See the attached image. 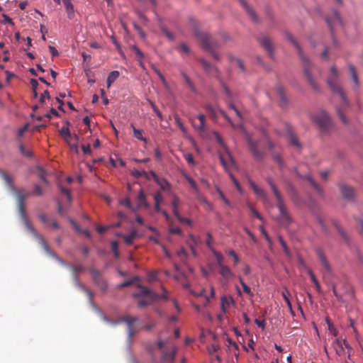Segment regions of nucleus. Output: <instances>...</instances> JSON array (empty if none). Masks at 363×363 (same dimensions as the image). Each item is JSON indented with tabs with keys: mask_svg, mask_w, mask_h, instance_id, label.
Returning <instances> with one entry per match:
<instances>
[{
	"mask_svg": "<svg viewBox=\"0 0 363 363\" xmlns=\"http://www.w3.org/2000/svg\"><path fill=\"white\" fill-rule=\"evenodd\" d=\"M180 203V200L179 197L176 195H173L172 200V211L174 216L179 214V206Z\"/></svg>",
	"mask_w": 363,
	"mask_h": 363,
	"instance_id": "c9c22d12",
	"label": "nucleus"
},
{
	"mask_svg": "<svg viewBox=\"0 0 363 363\" xmlns=\"http://www.w3.org/2000/svg\"><path fill=\"white\" fill-rule=\"evenodd\" d=\"M281 295H282V297H283L284 300L285 301L291 313L294 315V311L292 309V306H291V301L289 298V296H290V293H289V290L287 289H285L282 291Z\"/></svg>",
	"mask_w": 363,
	"mask_h": 363,
	"instance_id": "f704fd0d",
	"label": "nucleus"
},
{
	"mask_svg": "<svg viewBox=\"0 0 363 363\" xmlns=\"http://www.w3.org/2000/svg\"><path fill=\"white\" fill-rule=\"evenodd\" d=\"M159 294H152L150 297L145 296V298H140L138 301V305L139 307L143 308L146 306L152 304L157 299Z\"/></svg>",
	"mask_w": 363,
	"mask_h": 363,
	"instance_id": "aec40b11",
	"label": "nucleus"
},
{
	"mask_svg": "<svg viewBox=\"0 0 363 363\" xmlns=\"http://www.w3.org/2000/svg\"><path fill=\"white\" fill-rule=\"evenodd\" d=\"M239 281L243 289L244 292L251 297L253 296L254 294L252 292L251 289L245 284V282L243 281L242 278L240 277H239Z\"/></svg>",
	"mask_w": 363,
	"mask_h": 363,
	"instance_id": "a19ab883",
	"label": "nucleus"
},
{
	"mask_svg": "<svg viewBox=\"0 0 363 363\" xmlns=\"http://www.w3.org/2000/svg\"><path fill=\"white\" fill-rule=\"evenodd\" d=\"M259 43L268 53L270 57H273L274 47L271 40L267 36H262L259 38Z\"/></svg>",
	"mask_w": 363,
	"mask_h": 363,
	"instance_id": "a211bd4d",
	"label": "nucleus"
},
{
	"mask_svg": "<svg viewBox=\"0 0 363 363\" xmlns=\"http://www.w3.org/2000/svg\"><path fill=\"white\" fill-rule=\"evenodd\" d=\"M130 127L133 131V137L137 138L139 140L147 143V139L143 136V130L137 129L133 123L130 124Z\"/></svg>",
	"mask_w": 363,
	"mask_h": 363,
	"instance_id": "72a5a7b5",
	"label": "nucleus"
},
{
	"mask_svg": "<svg viewBox=\"0 0 363 363\" xmlns=\"http://www.w3.org/2000/svg\"><path fill=\"white\" fill-rule=\"evenodd\" d=\"M219 158L221 164L227 172H230L231 168L235 167V160L230 153L228 149L224 150H219Z\"/></svg>",
	"mask_w": 363,
	"mask_h": 363,
	"instance_id": "6e6552de",
	"label": "nucleus"
},
{
	"mask_svg": "<svg viewBox=\"0 0 363 363\" xmlns=\"http://www.w3.org/2000/svg\"><path fill=\"white\" fill-rule=\"evenodd\" d=\"M220 274L225 279L229 280L230 278L233 277V273L231 272L230 268L228 266H221L219 267Z\"/></svg>",
	"mask_w": 363,
	"mask_h": 363,
	"instance_id": "cd10ccee",
	"label": "nucleus"
},
{
	"mask_svg": "<svg viewBox=\"0 0 363 363\" xmlns=\"http://www.w3.org/2000/svg\"><path fill=\"white\" fill-rule=\"evenodd\" d=\"M118 77H119L118 71L115 70V71L111 72L108 74L107 79H106L107 87L109 88Z\"/></svg>",
	"mask_w": 363,
	"mask_h": 363,
	"instance_id": "473e14b6",
	"label": "nucleus"
},
{
	"mask_svg": "<svg viewBox=\"0 0 363 363\" xmlns=\"http://www.w3.org/2000/svg\"><path fill=\"white\" fill-rule=\"evenodd\" d=\"M289 143L290 145L295 146L298 149H300L301 147L298 138L293 134L289 135Z\"/></svg>",
	"mask_w": 363,
	"mask_h": 363,
	"instance_id": "37998d69",
	"label": "nucleus"
},
{
	"mask_svg": "<svg viewBox=\"0 0 363 363\" xmlns=\"http://www.w3.org/2000/svg\"><path fill=\"white\" fill-rule=\"evenodd\" d=\"M326 21L329 27L330 28L331 30H333L334 26H336L337 25H342L340 17L336 11L333 12V16L331 18H326Z\"/></svg>",
	"mask_w": 363,
	"mask_h": 363,
	"instance_id": "6ab92c4d",
	"label": "nucleus"
},
{
	"mask_svg": "<svg viewBox=\"0 0 363 363\" xmlns=\"http://www.w3.org/2000/svg\"><path fill=\"white\" fill-rule=\"evenodd\" d=\"M43 191L42 188L40 187V186L38 184H36V185H35V186L33 188V191L31 193V194L35 195V196H41L43 194Z\"/></svg>",
	"mask_w": 363,
	"mask_h": 363,
	"instance_id": "bf43d9fd",
	"label": "nucleus"
},
{
	"mask_svg": "<svg viewBox=\"0 0 363 363\" xmlns=\"http://www.w3.org/2000/svg\"><path fill=\"white\" fill-rule=\"evenodd\" d=\"M268 146H269V150L272 151V152L274 160L277 162V164L280 167H282L283 164H284L283 160H282L281 157H280V155L275 152V147H276L275 144L273 143L272 141L269 140Z\"/></svg>",
	"mask_w": 363,
	"mask_h": 363,
	"instance_id": "4be33fe9",
	"label": "nucleus"
},
{
	"mask_svg": "<svg viewBox=\"0 0 363 363\" xmlns=\"http://www.w3.org/2000/svg\"><path fill=\"white\" fill-rule=\"evenodd\" d=\"M200 62L203 67V68L208 72H212L213 71H217V69L216 67L211 65L210 63H208L206 60L201 59Z\"/></svg>",
	"mask_w": 363,
	"mask_h": 363,
	"instance_id": "4c0bfd02",
	"label": "nucleus"
},
{
	"mask_svg": "<svg viewBox=\"0 0 363 363\" xmlns=\"http://www.w3.org/2000/svg\"><path fill=\"white\" fill-rule=\"evenodd\" d=\"M138 207L148 208L149 204L146 201V196L143 189H140L138 195Z\"/></svg>",
	"mask_w": 363,
	"mask_h": 363,
	"instance_id": "c85d7f7f",
	"label": "nucleus"
},
{
	"mask_svg": "<svg viewBox=\"0 0 363 363\" xmlns=\"http://www.w3.org/2000/svg\"><path fill=\"white\" fill-rule=\"evenodd\" d=\"M90 272L92 274L93 280L94 283L100 287V289L103 291H106L107 289L108 285L106 281L102 278L99 272L94 269L91 268Z\"/></svg>",
	"mask_w": 363,
	"mask_h": 363,
	"instance_id": "f8f14e48",
	"label": "nucleus"
},
{
	"mask_svg": "<svg viewBox=\"0 0 363 363\" xmlns=\"http://www.w3.org/2000/svg\"><path fill=\"white\" fill-rule=\"evenodd\" d=\"M233 303L234 301L231 297H227L225 296H222L220 298V305L223 312L225 313L230 304Z\"/></svg>",
	"mask_w": 363,
	"mask_h": 363,
	"instance_id": "393cba45",
	"label": "nucleus"
},
{
	"mask_svg": "<svg viewBox=\"0 0 363 363\" xmlns=\"http://www.w3.org/2000/svg\"><path fill=\"white\" fill-rule=\"evenodd\" d=\"M138 287L140 289V293L133 294V296L135 298H139L141 296L150 297L152 294H155L147 287L143 286L140 284H138Z\"/></svg>",
	"mask_w": 363,
	"mask_h": 363,
	"instance_id": "a878e982",
	"label": "nucleus"
},
{
	"mask_svg": "<svg viewBox=\"0 0 363 363\" xmlns=\"http://www.w3.org/2000/svg\"><path fill=\"white\" fill-rule=\"evenodd\" d=\"M177 348L173 347L171 350H163L162 351L161 361L167 363H174Z\"/></svg>",
	"mask_w": 363,
	"mask_h": 363,
	"instance_id": "ddd939ff",
	"label": "nucleus"
},
{
	"mask_svg": "<svg viewBox=\"0 0 363 363\" xmlns=\"http://www.w3.org/2000/svg\"><path fill=\"white\" fill-rule=\"evenodd\" d=\"M215 135V137H216V139L218 142V143L220 145V147H222V150H226L228 149L227 146L225 145L222 137L218 133H214Z\"/></svg>",
	"mask_w": 363,
	"mask_h": 363,
	"instance_id": "de8ad7c7",
	"label": "nucleus"
},
{
	"mask_svg": "<svg viewBox=\"0 0 363 363\" xmlns=\"http://www.w3.org/2000/svg\"><path fill=\"white\" fill-rule=\"evenodd\" d=\"M64 6L66 9V12L67 13V17L69 19H72L74 17V10L73 4L71 2V0H62Z\"/></svg>",
	"mask_w": 363,
	"mask_h": 363,
	"instance_id": "5701e85b",
	"label": "nucleus"
},
{
	"mask_svg": "<svg viewBox=\"0 0 363 363\" xmlns=\"http://www.w3.org/2000/svg\"><path fill=\"white\" fill-rule=\"evenodd\" d=\"M349 69H350V74L352 76V81L354 83V89H357L359 86V80H358V77H357V74L356 72L355 67L352 65H350Z\"/></svg>",
	"mask_w": 363,
	"mask_h": 363,
	"instance_id": "2f4dec72",
	"label": "nucleus"
},
{
	"mask_svg": "<svg viewBox=\"0 0 363 363\" xmlns=\"http://www.w3.org/2000/svg\"><path fill=\"white\" fill-rule=\"evenodd\" d=\"M138 279V277H135L133 279L128 280V281H123V283L120 284L118 287L119 288L128 287V286L132 285L134 283V281Z\"/></svg>",
	"mask_w": 363,
	"mask_h": 363,
	"instance_id": "5fc2aeb1",
	"label": "nucleus"
},
{
	"mask_svg": "<svg viewBox=\"0 0 363 363\" xmlns=\"http://www.w3.org/2000/svg\"><path fill=\"white\" fill-rule=\"evenodd\" d=\"M337 114H338L340 120L342 121V122L345 124L347 123V120L345 116L344 115L342 108H337Z\"/></svg>",
	"mask_w": 363,
	"mask_h": 363,
	"instance_id": "680f3d73",
	"label": "nucleus"
},
{
	"mask_svg": "<svg viewBox=\"0 0 363 363\" xmlns=\"http://www.w3.org/2000/svg\"><path fill=\"white\" fill-rule=\"evenodd\" d=\"M150 106L153 110V111L157 114V116L159 117V118L162 121L163 120V116L161 113V112L158 110V108L156 107L155 104L150 101Z\"/></svg>",
	"mask_w": 363,
	"mask_h": 363,
	"instance_id": "052dcab7",
	"label": "nucleus"
},
{
	"mask_svg": "<svg viewBox=\"0 0 363 363\" xmlns=\"http://www.w3.org/2000/svg\"><path fill=\"white\" fill-rule=\"evenodd\" d=\"M223 90L226 95L225 102L228 105V107L235 112L236 116L240 119V121H242V113L236 107V106L235 105L234 101H233L234 94L229 89V88L227 87L226 86H223Z\"/></svg>",
	"mask_w": 363,
	"mask_h": 363,
	"instance_id": "1a4fd4ad",
	"label": "nucleus"
},
{
	"mask_svg": "<svg viewBox=\"0 0 363 363\" xmlns=\"http://www.w3.org/2000/svg\"><path fill=\"white\" fill-rule=\"evenodd\" d=\"M198 119L199 121V124L194 125V127L196 130H199L200 132H205L206 131V116L204 114H199L198 116Z\"/></svg>",
	"mask_w": 363,
	"mask_h": 363,
	"instance_id": "bb28decb",
	"label": "nucleus"
},
{
	"mask_svg": "<svg viewBox=\"0 0 363 363\" xmlns=\"http://www.w3.org/2000/svg\"><path fill=\"white\" fill-rule=\"evenodd\" d=\"M276 94L279 99L280 106L281 108L286 107L288 104V99L284 87L281 85H277L276 87Z\"/></svg>",
	"mask_w": 363,
	"mask_h": 363,
	"instance_id": "f3484780",
	"label": "nucleus"
},
{
	"mask_svg": "<svg viewBox=\"0 0 363 363\" xmlns=\"http://www.w3.org/2000/svg\"><path fill=\"white\" fill-rule=\"evenodd\" d=\"M0 175L2 179L4 180L5 183L8 186L9 189L11 190H14V186L13 185L11 177L4 171L0 169Z\"/></svg>",
	"mask_w": 363,
	"mask_h": 363,
	"instance_id": "7c9ffc66",
	"label": "nucleus"
},
{
	"mask_svg": "<svg viewBox=\"0 0 363 363\" xmlns=\"http://www.w3.org/2000/svg\"><path fill=\"white\" fill-rule=\"evenodd\" d=\"M211 252H213V255L216 259L218 267H220L221 266H224L225 264H223V256L220 252L216 251L214 248H211Z\"/></svg>",
	"mask_w": 363,
	"mask_h": 363,
	"instance_id": "e433bc0d",
	"label": "nucleus"
},
{
	"mask_svg": "<svg viewBox=\"0 0 363 363\" xmlns=\"http://www.w3.org/2000/svg\"><path fill=\"white\" fill-rule=\"evenodd\" d=\"M174 118L175 121V123L178 125L179 129L184 133H186V128L183 124V123L181 121V119L179 118V116L177 114L174 115Z\"/></svg>",
	"mask_w": 363,
	"mask_h": 363,
	"instance_id": "a18cd8bd",
	"label": "nucleus"
},
{
	"mask_svg": "<svg viewBox=\"0 0 363 363\" xmlns=\"http://www.w3.org/2000/svg\"><path fill=\"white\" fill-rule=\"evenodd\" d=\"M154 201L155 204H161L163 202L164 199L160 191L154 194Z\"/></svg>",
	"mask_w": 363,
	"mask_h": 363,
	"instance_id": "3c124183",
	"label": "nucleus"
},
{
	"mask_svg": "<svg viewBox=\"0 0 363 363\" xmlns=\"http://www.w3.org/2000/svg\"><path fill=\"white\" fill-rule=\"evenodd\" d=\"M219 113L220 115L230 124V125L233 128H236V125L232 121L231 118L228 116V115L225 113L223 109H219Z\"/></svg>",
	"mask_w": 363,
	"mask_h": 363,
	"instance_id": "49530a36",
	"label": "nucleus"
},
{
	"mask_svg": "<svg viewBox=\"0 0 363 363\" xmlns=\"http://www.w3.org/2000/svg\"><path fill=\"white\" fill-rule=\"evenodd\" d=\"M162 33L171 41L174 40V35L165 26L161 25L160 26Z\"/></svg>",
	"mask_w": 363,
	"mask_h": 363,
	"instance_id": "79ce46f5",
	"label": "nucleus"
},
{
	"mask_svg": "<svg viewBox=\"0 0 363 363\" xmlns=\"http://www.w3.org/2000/svg\"><path fill=\"white\" fill-rule=\"evenodd\" d=\"M195 37L199 41L202 49L210 52L212 57L217 61L220 60V57L216 50L220 47L218 42L205 32L199 31L197 28L194 29Z\"/></svg>",
	"mask_w": 363,
	"mask_h": 363,
	"instance_id": "f03ea898",
	"label": "nucleus"
},
{
	"mask_svg": "<svg viewBox=\"0 0 363 363\" xmlns=\"http://www.w3.org/2000/svg\"><path fill=\"white\" fill-rule=\"evenodd\" d=\"M286 37L287 40L294 46V48L297 50L299 57L303 61V67L304 70V74L307 78L308 82L315 91L319 90V86L318 82L313 78L312 74L311 73V68L312 67L311 62H309L307 57L303 53L301 48L297 41L294 38L292 35L290 33H286Z\"/></svg>",
	"mask_w": 363,
	"mask_h": 363,
	"instance_id": "7ed1b4c3",
	"label": "nucleus"
},
{
	"mask_svg": "<svg viewBox=\"0 0 363 363\" xmlns=\"http://www.w3.org/2000/svg\"><path fill=\"white\" fill-rule=\"evenodd\" d=\"M318 258L323 267L322 272L323 275L330 274L332 272L331 267L327 260V258L321 249L316 250Z\"/></svg>",
	"mask_w": 363,
	"mask_h": 363,
	"instance_id": "9d476101",
	"label": "nucleus"
},
{
	"mask_svg": "<svg viewBox=\"0 0 363 363\" xmlns=\"http://www.w3.org/2000/svg\"><path fill=\"white\" fill-rule=\"evenodd\" d=\"M132 49L135 51L137 59H143L144 57L143 52L136 45L133 46Z\"/></svg>",
	"mask_w": 363,
	"mask_h": 363,
	"instance_id": "0e129e2a",
	"label": "nucleus"
},
{
	"mask_svg": "<svg viewBox=\"0 0 363 363\" xmlns=\"http://www.w3.org/2000/svg\"><path fill=\"white\" fill-rule=\"evenodd\" d=\"M120 203L121 205L125 206L127 208L131 209L133 208L130 201L128 198H125V199L121 200Z\"/></svg>",
	"mask_w": 363,
	"mask_h": 363,
	"instance_id": "774afa93",
	"label": "nucleus"
},
{
	"mask_svg": "<svg viewBox=\"0 0 363 363\" xmlns=\"http://www.w3.org/2000/svg\"><path fill=\"white\" fill-rule=\"evenodd\" d=\"M228 255L231 256L234 259V264H236L240 262V258L233 250H230L227 252Z\"/></svg>",
	"mask_w": 363,
	"mask_h": 363,
	"instance_id": "6e6d98bb",
	"label": "nucleus"
},
{
	"mask_svg": "<svg viewBox=\"0 0 363 363\" xmlns=\"http://www.w3.org/2000/svg\"><path fill=\"white\" fill-rule=\"evenodd\" d=\"M188 244L192 251V253L194 255H196L194 245H196L197 240H196V238L193 235H189V240H188Z\"/></svg>",
	"mask_w": 363,
	"mask_h": 363,
	"instance_id": "c03bdc74",
	"label": "nucleus"
},
{
	"mask_svg": "<svg viewBox=\"0 0 363 363\" xmlns=\"http://www.w3.org/2000/svg\"><path fill=\"white\" fill-rule=\"evenodd\" d=\"M333 224H334L335 228L337 229V232L339 233L340 235L342 238V239L345 241L347 242L348 240V236H347V234L346 233V232L343 230V228L337 222H334Z\"/></svg>",
	"mask_w": 363,
	"mask_h": 363,
	"instance_id": "58836bf2",
	"label": "nucleus"
},
{
	"mask_svg": "<svg viewBox=\"0 0 363 363\" xmlns=\"http://www.w3.org/2000/svg\"><path fill=\"white\" fill-rule=\"evenodd\" d=\"M20 151L21 152L22 155L26 156V157H31L32 156V153L30 150H26L25 147L23 145H20Z\"/></svg>",
	"mask_w": 363,
	"mask_h": 363,
	"instance_id": "338daca9",
	"label": "nucleus"
},
{
	"mask_svg": "<svg viewBox=\"0 0 363 363\" xmlns=\"http://www.w3.org/2000/svg\"><path fill=\"white\" fill-rule=\"evenodd\" d=\"M267 181V183L269 184V185L270 186V187L276 197V199H277V208L279 211V221L281 222V223L282 225H289L291 223L292 220H291V216H289V214L287 212L286 208L285 206L283 198H282L280 192L277 189L275 184L274 183V182L272 181V179L268 178Z\"/></svg>",
	"mask_w": 363,
	"mask_h": 363,
	"instance_id": "39448f33",
	"label": "nucleus"
},
{
	"mask_svg": "<svg viewBox=\"0 0 363 363\" xmlns=\"http://www.w3.org/2000/svg\"><path fill=\"white\" fill-rule=\"evenodd\" d=\"M30 195V194L29 192H23L21 190H18V191H16V198H17V203H18V208L19 215L21 216V219L23 221V223H24L25 225L26 226V228L32 233H33L34 235L38 236V238H39V239H40V242L42 243V245H43L44 250L47 252L50 253V250H49L48 245H47L45 240L43 239V238L41 235H38L36 230L33 227L32 224L30 223V221H29V220H28V218L27 217V214H26V208H25V206H24V201Z\"/></svg>",
	"mask_w": 363,
	"mask_h": 363,
	"instance_id": "f257e3e1",
	"label": "nucleus"
},
{
	"mask_svg": "<svg viewBox=\"0 0 363 363\" xmlns=\"http://www.w3.org/2000/svg\"><path fill=\"white\" fill-rule=\"evenodd\" d=\"M246 140L254 159L257 162H261L264 158V153L260 148L259 141L253 140L249 135H246Z\"/></svg>",
	"mask_w": 363,
	"mask_h": 363,
	"instance_id": "0eeeda50",
	"label": "nucleus"
},
{
	"mask_svg": "<svg viewBox=\"0 0 363 363\" xmlns=\"http://www.w3.org/2000/svg\"><path fill=\"white\" fill-rule=\"evenodd\" d=\"M313 121L316 124L320 131L327 134L334 128L330 116L325 111H320L312 116Z\"/></svg>",
	"mask_w": 363,
	"mask_h": 363,
	"instance_id": "423d86ee",
	"label": "nucleus"
},
{
	"mask_svg": "<svg viewBox=\"0 0 363 363\" xmlns=\"http://www.w3.org/2000/svg\"><path fill=\"white\" fill-rule=\"evenodd\" d=\"M38 176L45 183H48V180L46 179V172L45 170L40 166H38L36 167Z\"/></svg>",
	"mask_w": 363,
	"mask_h": 363,
	"instance_id": "ea45409f",
	"label": "nucleus"
},
{
	"mask_svg": "<svg viewBox=\"0 0 363 363\" xmlns=\"http://www.w3.org/2000/svg\"><path fill=\"white\" fill-rule=\"evenodd\" d=\"M250 184L251 188L254 191L255 194L257 196H259V197H260L262 199H265L266 198L265 192H264V191L262 189L258 187L255 184V182H253L252 181H250Z\"/></svg>",
	"mask_w": 363,
	"mask_h": 363,
	"instance_id": "c756f323",
	"label": "nucleus"
},
{
	"mask_svg": "<svg viewBox=\"0 0 363 363\" xmlns=\"http://www.w3.org/2000/svg\"><path fill=\"white\" fill-rule=\"evenodd\" d=\"M186 162L191 166L195 165V162L193 155L191 153H186L184 155Z\"/></svg>",
	"mask_w": 363,
	"mask_h": 363,
	"instance_id": "13d9d810",
	"label": "nucleus"
},
{
	"mask_svg": "<svg viewBox=\"0 0 363 363\" xmlns=\"http://www.w3.org/2000/svg\"><path fill=\"white\" fill-rule=\"evenodd\" d=\"M355 220L357 222V230L359 233L363 237V219L355 218Z\"/></svg>",
	"mask_w": 363,
	"mask_h": 363,
	"instance_id": "8fccbe9b",
	"label": "nucleus"
},
{
	"mask_svg": "<svg viewBox=\"0 0 363 363\" xmlns=\"http://www.w3.org/2000/svg\"><path fill=\"white\" fill-rule=\"evenodd\" d=\"M152 68H153L154 71L156 72V74H157V76L161 79L162 84L165 86H167V82L166 81V79H165L164 77L163 76V74L155 67L152 66Z\"/></svg>",
	"mask_w": 363,
	"mask_h": 363,
	"instance_id": "4d7b16f0",
	"label": "nucleus"
},
{
	"mask_svg": "<svg viewBox=\"0 0 363 363\" xmlns=\"http://www.w3.org/2000/svg\"><path fill=\"white\" fill-rule=\"evenodd\" d=\"M69 267L72 269L74 277H77V274L83 269V267L82 265H69Z\"/></svg>",
	"mask_w": 363,
	"mask_h": 363,
	"instance_id": "09e8293b",
	"label": "nucleus"
},
{
	"mask_svg": "<svg viewBox=\"0 0 363 363\" xmlns=\"http://www.w3.org/2000/svg\"><path fill=\"white\" fill-rule=\"evenodd\" d=\"M240 4L246 10L247 13L254 21H257V17L254 10L250 7L245 0H239Z\"/></svg>",
	"mask_w": 363,
	"mask_h": 363,
	"instance_id": "b1692460",
	"label": "nucleus"
},
{
	"mask_svg": "<svg viewBox=\"0 0 363 363\" xmlns=\"http://www.w3.org/2000/svg\"><path fill=\"white\" fill-rule=\"evenodd\" d=\"M339 187H340V190L342 194V196L345 199L352 200L354 199V190L352 186H347L345 184H340Z\"/></svg>",
	"mask_w": 363,
	"mask_h": 363,
	"instance_id": "dca6fc26",
	"label": "nucleus"
},
{
	"mask_svg": "<svg viewBox=\"0 0 363 363\" xmlns=\"http://www.w3.org/2000/svg\"><path fill=\"white\" fill-rule=\"evenodd\" d=\"M122 320L127 324L128 335L130 337H132L137 330L135 324L138 320V318L131 315H125L123 318Z\"/></svg>",
	"mask_w": 363,
	"mask_h": 363,
	"instance_id": "9b49d317",
	"label": "nucleus"
},
{
	"mask_svg": "<svg viewBox=\"0 0 363 363\" xmlns=\"http://www.w3.org/2000/svg\"><path fill=\"white\" fill-rule=\"evenodd\" d=\"M150 173L152 177L154 179L155 182L160 186L162 191H169L171 189V185L166 179L163 177H159L152 170H151Z\"/></svg>",
	"mask_w": 363,
	"mask_h": 363,
	"instance_id": "4468645a",
	"label": "nucleus"
},
{
	"mask_svg": "<svg viewBox=\"0 0 363 363\" xmlns=\"http://www.w3.org/2000/svg\"><path fill=\"white\" fill-rule=\"evenodd\" d=\"M175 217L180 223L187 224L188 225H191V220L189 218L182 217L179 213L176 215Z\"/></svg>",
	"mask_w": 363,
	"mask_h": 363,
	"instance_id": "864d4df0",
	"label": "nucleus"
},
{
	"mask_svg": "<svg viewBox=\"0 0 363 363\" xmlns=\"http://www.w3.org/2000/svg\"><path fill=\"white\" fill-rule=\"evenodd\" d=\"M328 85L333 94H337L341 100L342 106H347L348 101L345 92L344 91L339 79V73L335 67L332 66L330 70V74L327 79Z\"/></svg>",
	"mask_w": 363,
	"mask_h": 363,
	"instance_id": "20e7f679",
	"label": "nucleus"
},
{
	"mask_svg": "<svg viewBox=\"0 0 363 363\" xmlns=\"http://www.w3.org/2000/svg\"><path fill=\"white\" fill-rule=\"evenodd\" d=\"M216 191L218 192L220 199L228 206H230V201L225 196L223 191L218 188H216Z\"/></svg>",
	"mask_w": 363,
	"mask_h": 363,
	"instance_id": "603ef678",
	"label": "nucleus"
},
{
	"mask_svg": "<svg viewBox=\"0 0 363 363\" xmlns=\"http://www.w3.org/2000/svg\"><path fill=\"white\" fill-rule=\"evenodd\" d=\"M60 191H61V193L62 194L67 196V200L69 201H71L72 198H71L70 192H69L68 189H67L65 187H63V186H61L60 187Z\"/></svg>",
	"mask_w": 363,
	"mask_h": 363,
	"instance_id": "69168bd1",
	"label": "nucleus"
},
{
	"mask_svg": "<svg viewBox=\"0 0 363 363\" xmlns=\"http://www.w3.org/2000/svg\"><path fill=\"white\" fill-rule=\"evenodd\" d=\"M117 236L122 237L125 241V242L128 245H131L133 242V240L136 238L138 235V233L135 230H133L128 235H123L121 233H118L116 234Z\"/></svg>",
	"mask_w": 363,
	"mask_h": 363,
	"instance_id": "412c9836",
	"label": "nucleus"
},
{
	"mask_svg": "<svg viewBox=\"0 0 363 363\" xmlns=\"http://www.w3.org/2000/svg\"><path fill=\"white\" fill-rule=\"evenodd\" d=\"M182 77H184L189 88L191 89L192 91H194V86L192 82H191L190 79L188 77V76L186 74L182 73Z\"/></svg>",
	"mask_w": 363,
	"mask_h": 363,
	"instance_id": "e2e57ef3",
	"label": "nucleus"
},
{
	"mask_svg": "<svg viewBox=\"0 0 363 363\" xmlns=\"http://www.w3.org/2000/svg\"><path fill=\"white\" fill-rule=\"evenodd\" d=\"M67 126H63L60 130V135L64 138L65 140L71 145V141L74 139L75 141L78 140V136L77 135H74L72 136L71 135V133L69 129V125H70V123L69 121H66Z\"/></svg>",
	"mask_w": 363,
	"mask_h": 363,
	"instance_id": "2eb2a0df",
	"label": "nucleus"
}]
</instances>
